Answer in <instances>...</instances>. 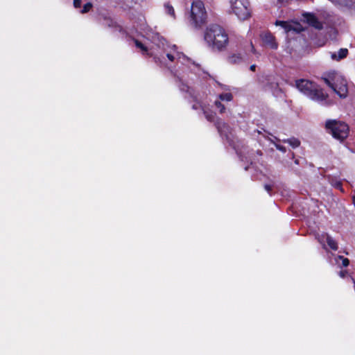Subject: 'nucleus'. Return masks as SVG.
<instances>
[{
  "label": "nucleus",
  "mask_w": 355,
  "mask_h": 355,
  "mask_svg": "<svg viewBox=\"0 0 355 355\" xmlns=\"http://www.w3.org/2000/svg\"><path fill=\"white\" fill-rule=\"evenodd\" d=\"M204 40L213 51H222L229 44V36L226 31L220 25L209 24L204 32Z\"/></svg>",
  "instance_id": "nucleus-1"
},
{
  "label": "nucleus",
  "mask_w": 355,
  "mask_h": 355,
  "mask_svg": "<svg viewBox=\"0 0 355 355\" xmlns=\"http://www.w3.org/2000/svg\"><path fill=\"white\" fill-rule=\"evenodd\" d=\"M295 86L301 92L313 101L320 102L325 101L328 97L323 89L314 82L300 79L295 81Z\"/></svg>",
  "instance_id": "nucleus-2"
},
{
  "label": "nucleus",
  "mask_w": 355,
  "mask_h": 355,
  "mask_svg": "<svg viewBox=\"0 0 355 355\" xmlns=\"http://www.w3.org/2000/svg\"><path fill=\"white\" fill-rule=\"evenodd\" d=\"M322 80L336 94L341 98H345L348 94L347 80L336 71H331L326 74Z\"/></svg>",
  "instance_id": "nucleus-3"
},
{
  "label": "nucleus",
  "mask_w": 355,
  "mask_h": 355,
  "mask_svg": "<svg viewBox=\"0 0 355 355\" xmlns=\"http://www.w3.org/2000/svg\"><path fill=\"white\" fill-rule=\"evenodd\" d=\"M207 15L204 3L200 0L191 3L189 14V23L196 28H201L207 22Z\"/></svg>",
  "instance_id": "nucleus-4"
},
{
  "label": "nucleus",
  "mask_w": 355,
  "mask_h": 355,
  "mask_svg": "<svg viewBox=\"0 0 355 355\" xmlns=\"http://www.w3.org/2000/svg\"><path fill=\"white\" fill-rule=\"evenodd\" d=\"M325 129L334 139L340 141H343L346 139L349 133V125L343 121H337L336 119H329L326 121Z\"/></svg>",
  "instance_id": "nucleus-5"
},
{
  "label": "nucleus",
  "mask_w": 355,
  "mask_h": 355,
  "mask_svg": "<svg viewBox=\"0 0 355 355\" xmlns=\"http://www.w3.org/2000/svg\"><path fill=\"white\" fill-rule=\"evenodd\" d=\"M234 13L241 20H246L251 17L252 9L248 0H231Z\"/></svg>",
  "instance_id": "nucleus-6"
},
{
  "label": "nucleus",
  "mask_w": 355,
  "mask_h": 355,
  "mask_svg": "<svg viewBox=\"0 0 355 355\" xmlns=\"http://www.w3.org/2000/svg\"><path fill=\"white\" fill-rule=\"evenodd\" d=\"M215 125L220 135L225 139L230 146L235 148V143L232 134V128L227 123L221 121H217L215 123Z\"/></svg>",
  "instance_id": "nucleus-7"
},
{
  "label": "nucleus",
  "mask_w": 355,
  "mask_h": 355,
  "mask_svg": "<svg viewBox=\"0 0 355 355\" xmlns=\"http://www.w3.org/2000/svg\"><path fill=\"white\" fill-rule=\"evenodd\" d=\"M304 21L309 26L318 31H321L324 28L323 22L320 21L316 15L313 12H304L302 14Z\"/></svg>",
  "instance_id": "nucleus-8"
},
{
  "label": "nucleus",
  "mask_w": 355,
  "mask_h": 355,
  "mask_svg": "<svg viewBox=\"0 0 355 355\" xmlns=\"http://www.w3.org/2000/svg\"><path fill=\"white\" fill-rule=\"evenodd\" d=\"M275 24L283 28L286 33L294 31L295 33H300L304 31L302 25L298 22L291 23L286 21L277 20Z\"/></svg>",
  "instance_id": "nucleus-9"
},
{
  "label": "nucleus",
  "mask_w": 355,
  "mask_h": 355,
  "mask_svg": "<svg viewBox=\"0 0 355 355\" xmlns=\"http://www.w3.org/2000/svg\"><path fill=\"white\" fill-rule=\"evenodd\" d=\"M263 42L268 45L272 49H277L278 44L275 41V36L270 32L265 33L262 37Z\"/></svg>",
  "instance_id": "nucleus-10"
},
{
  "label": "nucleus",
  "mask_w": 355,
  "mask_h": 355,
  "mask_svg": "<svg viewBox=\"0 0 355 355\" xmlns=\"http://www.w3.org/2000/svg\"><path fill=\"white\" fill-rule=\"evenodd\" d=\"M349 53L348 49L345 48H342L339 49L338 53H332L331 55V58L334 60L339 61L342 59L345 58Z\"/></svg>",
  "instance_id": "nucleus-11"
},
{
  "label": "nucleus",
  "mask_w": 355,
  "mask_h": 355,
  "mask_svg": "<svg viewBox=\"0 0 355 355\" xmlns=\"http://www.w3.org/2000/svg\"><path fill=\"white\" fill-rule=\"evenodd\" d=\"M227 61L232 64H240L243 61L241 53H233L227 57Z\"/></svg>",
  "instance_id": "nucleus-12"
},
{
  "label": "nucleus",
  "mask_w": 355,
  "mask_h": 355,
  "mask_svg": "<svg viewBox=\"0 0 355 355\" xmlns=\"http://www.w3.org/2000/svg\"><path fill=\"white\" fill-rule=\"evenodd\" d=\"M326 241L329 247L333 250H337L338 248L337 242L328 234H326Z\"/></svg>",
  "instance_id": "nucleus-13"
},
{
  "label": "nucleus",
  "mask_w": 355,
  "mask_h": 355,
  "mask_svg": "<svg viewBox=\"0 0 355 355\" xmlns=\"http://www.w3.org/2000/svg\"><path fill=\"white\" fill-rule=\"evenodd\" d=\"M282 141L284 143H288V144H290L293 148H297L300 145V141L295 137L283 139Z\"/></svg>",
  "instance_id": "nucleus-14"
},
{
  "label": "nucleus",
  "mask_w": 355,
  "mask_h": 355,
  "mask_svg": "<svg viewBox=\"0 0 355 355\" xmlns=\"http://www.w3.org/2000/svg\"><path fill=\"white\" fill-rule=\"evenodd\" d=\"M164 8H165L166 12L168 15L172 17L173 19L175 18V10H174L173 6L170 3V2H166L164 3Z\"/></svg>",
  "instance_id": "nucleus-15"
},
{
  "label": "nucleus",
  "mask_w": 355,
  "mask_h": 355,
  "mask_svg": "<svg viewBox=\"0 0 355 355\" xmlns=\"http://www.w3.org/2000/svg\"><path fill=\"white\" fill-rule=\"evenodd\" d=\"M203 114L206 118V119L210 122L214 121L216 113L210 110L203 109Z\"/></svg>",
  "instance_id": "nucleus-16"
},
{
  "label": "nucleus",
  "mask_w": 355,
  "mask_h": 355,
  "mask_svg": "<svg viewBox=\"0 0 355 355\" xmlns=\"http://www.w3.org/2000/svg\"><path fill=\"white\" fill-rule=\"evenodd\" d=\"M134 42H135V46L137 48L140 49L142 51L144 54L148 55V48L142 42H141L139 40H138L137 39H134Z\"/></svg>",
  "instance_id": "nucleus-17"
},
{
  "label": "nucleus",
  "mask_w": 355,
  "mask_h": 355,
  "mask_svg": "<svg viewBox=\"0 0 355 355\" xmlns=\"http://www.w3.org/2000/svg\"><path fill=\"white\" fill-rule=\"evenodd\" d=\"M220 101H231L233 99V95L230 92L222 93L218 96Z\"/></svg>",
  "instance_id": "nucleus-18"
},
{
  "label": "nucleus",
  "mask_w": 355,
  "mask_h": 355,
  "mask_svg": "<svg viewBox=\"0 0 355 355\" xmlns=\"http://www.w3.org/2000/svg\"><path fill=\"white\" fill-rule=\"evenodd\" d=\"M92 7H93V5L90 2L85 3L83 6V8L81 10V13L84 14V13L88 12L92 9Z\"/></svg>",
  "instance_id": "nucleus-19"
},
{
  "label": "nucleus",
  "mask_w": 355,
  "mask_h": 355,
  "mask_svg": "<svg viewBox=\"0 0 355 355\" xmlns=\"http://www.w3.org/2000/svg\"><path fill=\"white\" fill-rule=\"evenodd\" d=\"M215 105L217 108L219 109L220 113H224L225 111V105L220 101H215Z\"/></svg>",
  "instance_id": "nucleus-20"
},
{
  "label": "nucleus",
  "mask_w": 355,
  "mask_h": 355,
  "mask_svg": "<svg viewBox=\"0 0 355 355\" xmlns=\"http://www.w3.org/2000/svg\"><path fill=\"white\" fill-rule=\"evenodd\" d=\"M105 21H106V26L108 27H116L117 26L116 23L110 17H105Z\"/></svg>",
  "instance_id": "nucleus-21"
},
{
  "label": "nucleus",
  "mask_w": 355,
  "mask_h": 355,
  "mask_svg": "<svg viewBox=\"0 0 355 355\" xmlns=\"http://www.w3.org/2000/svg\"><path fill=\"white\" fill-rule=\"evenodd\" d=\"M339 259L342 260V265L343 267H347L349 265V260L342 255L338 257Z\"/></svg>",
  "instance_id": "nucleus-22"
},
{
  "label": "nucleus",
  "mask_w": 355,
  "mask_h": 355,
  "mask_svg": "<svg viewBox=\"0 0 355 355\" xmlns=\"http://www.w3.org/2000/svg\"><path fill=\"white\" fill-rule=\"evenodd\" d=\"M180 89L183 92L189 93L190 87L186 84H182L180 87Z\"/></svg>",
  "instance_id": "nucleus-23"
},
{
  "label": "nucleus",
  "mask_w": 355,
  "mask_h": 355,
  "mask_svg": "<svg viewBox=\"0 0 355 355\" xmlns=\"http://www.w3.org/2000/svg\"><path fill=\"white\" fill-rule=\"evenodd\" d=\"M264 189L266 190V191L270 194L271 193V191L272 190V185L271 184H266L264 185Z\"/></svg>",
  "instance_id": "nucleus-24"
},
{
  "label": "nucleus",
  "mask_w": 355,
  "mask_h": 355,
  "mask_svg": "<svg viewBox=\"0 0 355 355\" xmlns=\"http://www.w3.org/2000/svg\"><path fill=\"white\" fill-rule=\"evenodd\" d=\"M81 4H82L81 0H73V6L76 8H80Z\"/></svg>",
  "instance_id": "nucleus-25"
},
{
  "label": "nucleus",
  "mask_w": 355,
  "mask_h": 355,
  "mask_svg": "<svg viewBox=\"0 0 355 355\" xmlns=\"http://www.w3.org/2000/svg\"><path fill=\"white\" fill-rule=\"evenodd\" d=\"M276 148L277 150L283 152V153H285L286 151V148L285 146H282V145H276Z\"/></svg>",
  "instance_id": "nucleus-26"
},
{
  "label": "nucleus",
  "mask_w": 355,
  "mask_h": 355,
  "mask_svg": "<svg viewBox=\"0 0 355 355\" xmlns=\"http://www.w3.org/2000/svg\"><path fill=\"white\" fill-rule=\"evenodd\" d=\"M354 5V2L352 1H347L345 3V6L346 7H348V8H352Z\"/></svg>",
  "instance_id": "nucleus-27"
},
{
  "label": "nucleus",
  "mask_w": 355,
  "mask_h": 355,
  "mask_svg": "<svg viewBox=\"0 0 355 355\" xmlns=\"http://www.w3.org/2000/svg\"><path fill=\"white\" fill-rule=\"evenodd\" d=\"M166 57L171 62H173L174 60V59H175V57L172 54H171V53H167L166 54Z\"/></svg>",
  "instance_id": "nucleus-28"
},
{
  "label": "nucleus",
  "mask_w": 355,
  "mask_h": 355,
  "mask_svg": "<svg viewBox=\"0 0 355 355\" xmlns=\"http://www.w3.org/2000/svg\"><path fill=\"white\" fill-rule=\"evenodd\" d=\"M256 64H252L250 67V69L252 71H255L256 70Z\"/></svg>",
  "instance_id": "nucleus-29"
},
{
  "label": "nucleus",
  "mask_w": 355,
  "mask_h": 355,
  "mask_svg": "<svg viewBox=\"0 0 355 355\" xmlns=\"http://www.w3.org/2000/svg\"><path fill=\"white\" fill-rule=\"evenodd\" d=\"M257 155H260V156H261V155H263V153H262L261 150H258L257 151Z\"/></svg>",
  "instance_id": "nucleus-30"
},
{
  "label": "nucleus",
  "mask_w": 355,
  "mask_h": 355,
  "mask_svg": "<svg viewBox=\"0 0 355 355\" xmlns=\"http://www.w3.org/2000/svg\"><path fill=\"white\" fill-rule=\"evenodd\" d=\"M192 109L197 110L198 109V105H192Z\"/></svg>",
  "instance_id": "nucleus-31"
},
{
  "label": "nucleus",
  "mask_w": 355,
  "mask_h": 355,
  "mask_svg": "<svg viewBox=\"0 0 355 355\" xmlns=\"http://www.w3.org/2000/svg\"><path fill=\"white\" fill-rule=\"evenodd\" d=\"M352 200H353V203H354V206H355V196H354L352 197Z\"/></svg>",
  "instance_id": "nucleus-32"
},
{
  "label": "nucleus",
  "mask_w": 355,
  "mask_h": 355,
  "mask_svg": "<svg viewBox=\"0 0 355 355\" xmlns=\"http://www.w3.org/2000/svg\"><path fill=\"white\" fill-rule=\"evenodd\" d=\"M340 276L343 277H345L344 272H343V271L340 272Z\"/></svg>",
  "instance_id": "nucleus-33"
},
{
  "label": "nucleus",
  "mask_w": 355,
  "mask_h": 355,
  "mask_svg": "<svg viewBox=\"0 0 355 355\" xmlns=\"http://www.w3.org/2000/svg\"><path fill=\"white\" fill-rule=\"evenodd\" d=\"M295 164H299V160L298 159H295Z\"/></svg>",
  "instance_id": "nucleus-34"
},
{
  "label": "nucleus",
  "mask_w": 355,
  "mask_h": 355,
  "mask_svg": "<svg viewBox=\"0 0 355 355\" xmlns=\"http://www.w3.org/2000/svg\"><path fill=\"white\" fill-rule=\"evenodd\" d=\"M251 46H252V51L254 52V46L252 45V42H251Z\"/></svg>",
  "instance_id": "nucleus-35"
},
{
  "label": "nucleus",
  "mask_w": 355,
  "mask_h": 355,
  "mask_svg": "<svg viewBox=\"0 0 355 355\" xmlns=\"http://www.w3.org/2000/svg\"><path fill=\"white\" fill-rule=\"evenodd\" d=\"M291 155L292 156V158H293L294 157V153L293 152H291Z\"/></svg>",
  "instance_id": "nucleus-36"
}]
</instances>
